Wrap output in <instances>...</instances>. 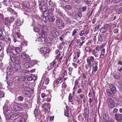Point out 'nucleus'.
Returning <instances> with one entry per match:
<instances>
[{
    "instance_id": "obj_46",
    "label": "nucleus",
    "mask_w": 122,
    "mask_h": 122,
    "mask_svg": "<svg viewBox=\"0 0 122 122\" xmlns=\"http://www.w3.org/2000/svg\"><path fill=\"white\" fill-rule=\"evenodd\" d=\"M77 30H78L77 29H75L74 30L72 34V36H74L77 33Z\"/></svg>"
},
{
    "instance_id": "obj_5",
    "label": "nucleus",
    "mask_w": 122,
    "mask_h": 122,
    "mask_svg": "<svg viewBox=\"0 0 122 122\" xmlns=\"http://www.w3.org/2000/svg\"><path fill=\"white\" fill-rule=\"evenodd\" d=\"M41 28L42 29L41 33L42 37L44 38L47 35L48 33V28L46 27L42 26Z\"/></svg>"
},
{
    "instance_id": "obj_8",
    "label": "nucleus",
    "mask_w": 122,
    "mask_h": 122,
    "mask_svg": "<svg viewBox=\"0 0 122 122\" xmlns=\"http://www.w3.org/2000/svg\"><path fill=\"white\" fill-rule=\"evenodd\" d=\"M14 20V18L13 17H11L10 18H6L5 19V25L8 27L10 26L11 24L13 22Z\"/></svg>"
},
{
    "instance_id": "obj_1",
    "label": "nucleus",
    "mask_w": 122,
    "mask_h": 122,
    "mask_svg": "<svg viewBox=\"0 0 122 122\" xmlns=\"http://www.w3.org/2000/svg\"><path fill=\"white\" fill-rule=\"evenodd\" d=\"M3 109L4 114L7 112L5 117L6 119L7 120H13L17 119L20 117L19 115L15 114H13L11 111L9 110L8 107L6 106V104L3 107Z\"/></svg>"
},
{
    "instance_id": "obj_26",
    "label": "nucleus",
    "mask_w": 122,
    "mask_h": 122,
    "mask_svg": "<svg viewBox=\"0 0 122 122\" xmlns=\"http://www.w3.org/2000/svg\"><path fill=\"white\" fill-rule=\"evenodd\" d=\"M105 49L104 48H103L101 50V54L100 55V57L102 59H103L104 57L105 53Z\"/></svg>"
},
{
    "instance_id": "obj_32",
    "label": "nucleus",
    "mask_w": 122,
    "mask_h": 122,
    "mask_svg": "<svg viewBox=\"0 0 122 122\" xmlns=\"http://www.w3.org/2000/svg\"><path fill=\"white\" fill-rule=\"evenodd\" d=\"M49 5L51 6L52 7H53L54 8H53V10H55V9L54 8H56V7L55 4L52 3L51 0L49 1Z\"/></svg>"
},
{
    "instance_id": "obj_41",
    "label": "nucleus",
    "mask_w": 122,
    "mask_h": 122,
    "mask_svg": "<svg viewBox=\"0 0 122 122\" xmlns=\"http://www.w3.org/2000/svg\"><path fill=\"white\" fill-rule=\"evenodd\" d=\"M24 98L23 97L21 96H20L18 97L17 100L20 101H22L23 100Z\"/></svg>"
},
{
    "instance_id": "obj_9",
    "label": "nucleus",
    "mask_w": 122,
    "mask_h": 122,
    "mask_svg": "<svg viewBox=\"0 0 122 122\" xmlns=\"http://www.w3.org/2000/svg\"><path fill=\"white\" fill-rule=\"evenodd\" d=\"M107 102L108 103L109 107L111 108H113L115 106V103L112 99L108 98L107 100Z\"/></svg>"
},
{
    "instance_id": "obj_55",
    "label": "nucleus",
    "mask_w": 122,
    "mask_h": 122,
    "mask_svg": "<svg viewBox=\"0 0 122 122\" xmlns=\"http://www.w3.org/2000/svg\"><path fill=\"white\" fill-rule=\"evenodd\" d=\"M34 31L36 32H38L39 30V29L38 27H35L34 28Z\"/></svg>"
},
{
    "instance_id": "obj_10",
    "label": "nucleus",
    "mask_w": 122,
    "mask_h": 122,
    "mask_svg": "<svg viewBox=\"0 0 122 122\" xmlns=\"http://www.w3.org/2000/svg\"><path fill=\"white\" fill-rule=\"evenodd\" d=\"M23 38L20 35V34L18 32H17L15 36V38H14V42H15L16 41H21L22 39Z\"/></svg>"
},
{
    "instance_id": "obj_6",
    "label": "nucleus",
    "mask_w": 122,
    "mask_h": 122,
    "mask_svg": "<svg viewBox=\"0 0 122 122\" xmlns=\"http://www.w3.org/2000/svg\"><path fill=\"white\" fill-rule=\"evenodd\" d=\"M55 24L56 26L60 29L63 28L65 26L64 23L60 19H56Z\"/></svg>"
},
{
    "instance_id": "obj_49",
    "label": "nucleus",
    "mask_w": 122,
    "mask_h": 122,
    "mask_svg": "<svg viewBox=\"0 0 122 122\" xmlns=\"http://www.w3.org/2000/svg\"><path fill=\"white\" fill-rule=\"evenodd\" d=\"M117 70L119 71V73H120L121 74H122V68L121 67H118Z\"/></svg>"
},
{
    "instance_id": "obj_20",
    "label": "nucleus",
    "mask_w": 122,
    "mask_h": 122,
    "mask_svg": "<svg viewBox=\"0 0 122 122\" xmlns=\"http://www.w3.org/2000/svg\"><path fill=\"white\" fill-rule=\"evenodd\" d=\"M23 23V21L20 18L18 19L15 21V24L17 26H20Z\"/></svg>"
},
{
    "instance_id": "obj_13",
    "label": "nucleus",
    "mask_w": 122,
    "mask_h": 122,
    "mask_svg": "<svg viewBox=\"0 0 122 122\" xmlns=\"http://www.w3.org/2000/svg\"><path fill=\"white\" fill-rule=\"evenodd\" d=\"M21 56L24 59H25V60L26 62L30 61V57L28 55L26 54L25 52H23L21 54Z\"/></svg>"
},
{
    "instance_id": "obj_42",
    "label": "nucleus",
    "mask_w": 122,
    "mask_h": 122,
    "mask_svg": "<svg viewBox=\"0 0 122 122\" xmlns=\"http://www.w3.org/2000/svg\"><path fill=\"white\" fill-rule=\"evenodd\" d=\"M36 41H38L41 43L43 41L41 37L39 36L37 37V38Z\"/></svg>"
},
{
    "instance_id": "obj_18",
    "label": "nucleus",
    "mask_w": 122,
    "mask_h": 122,
    "mask_svg": "<svg viewBox=\"0 0 122 122\" xmlns=\"http://www.w3.org/2000/svg\"><path fill=\"white\" fill-rule=\"evenodd\" d=\"M3 29L0 27V40L4 41L5 39V36L3 35Z\"/></svg>"
},
{
    "instance_id": "obj_62",
    "label": "nucleus",
    "mask_w": 122,
    "mask_h": 122,
    "mask_svg": "<svg viewBox=\"0 0 122 122\" xmlns=\"http://www.w3.org/2000/svg\"><path fill=\"white\" fill-rule=\"evenodd\" d=\"M99 28V26L98 25H97L96 27H95L94 29V31H97Z\"/></svg>"
},
{
    "instance_id": "obj_2",
    "label": "nucleus",
    "mask_w": 122,
    "mask_h": 122,
    "mask_svg": "<svg viewBox=\"0 0 122 122\" xmlns=\"http://www.w3.org/2000/svg\"><path fill=\"white\" fill-rule=\"evenodd\" d=\"M6 51L8 55H16L20 53L21 49L20 47H16L14 49L11 45V47H7Z\"/></svg>"
},
{
    "instance_id": "obj_43",
    "label": "nucleus",
    "mask_w": 122,
    "mask_h": 122,
    "mask_svg": "<svg viewBox=\"0 0 122 122\" xmlns=\"http://www.w3.org/2000/svg\"><path fill=\"white\" fill-rule=\"evenodd\" d=\"M78 84V81L76 79V80L75 82V84H74V87L73 88V89L74 90V89H75L76 88V86H77Z\"/></svg>"
},
{
    "instance_id": "obj_16",
    "label": "nucleus",
    "mask_w": 122,
    "mask_h": 122,
    "mask_svg": "<svg viewBox=\"0 0 122 122\" xmlns=\"http://www.w3.org/2000/svg\"><path fill=\"white\" fill-rule=\"evenodd\" d=\"M36 76L34 75H31L29 76H27L26 78L29 81H31L33 80H36Z\"/></svg>"
},
{
    "instance_id": "obj_30",
    "label": "nucleus",
    "mask_w": 122,
    "mask_h": 122,
    "mask_svg": "<svg viewBox=\"0 0 122 122\" xmlns=\"http://www.w3.org/2000/svg\"><path fill=\"white\" fill-rule=\"evenodd\" d=\"M8 11L10 12V14H16V13L15 11L14 10L11 8H7Z\"/></svg>"
},
{
    "instance_id": "obj_28",
    "label": "nucleus",
    "mask_w": 122,
    "mask_h": 122,
    "mask_svg": "<svg viewBox=\"0 0 122 122\" xmlns=\"http://www.w3.org/2000/svg\"><path fill=\"white\" fill-rule=\"evenodd\" d=\"M101 49L100 47L99 46H97L96 47L92 50V53L93 54L95 53H97Z\"/></svg>"
},
{
    "instance_id": "obj_7",
    "label": "nucleus",
    "mask_w": 122,
    "mask_h": 122,
    "mask_svg": "<svg viewBox=\"0 0 122 122\" xmlns=\"http://www.w3.org/2000/svg\"><path fill=\"white\" fill-rule=\"evenodd\" d=\"M57 33V31L55 30H53L51 31L49 34V38L51 41L54 42L55 41L56 38L55 36L56 35Z\"/></svg>"
},
{
    "instance_id": "obj_37",
    "label": "nucleus",
    "mask_w": 122,
    "mask_h": 122,
    "mask_svg": "<svg viewBox=\"0 0 122 122\" xmlns=\"http://www.w3.org/2000/svg\"><path fill=\"white\" fill-rule=\"evenodd\" d=\"M19 105L21 106H23L25 107H29V105L27 103H20Z\"/></svg>"
},
{
    "instance_id": "obj_34",
    "label": "nucleus",
    "mask_w": 122,
    "mask_h": 122,
    "mask_svg": "<svg viewBox=\"0 0 122 122\" xmlns=\"http://www.w3.org/2000/svg\"><path fill=\"white\" fill-rule=\"evenodd\" d=\"M60 79H58L56 81V82L58 84L59 83H60L62 82L63 81L62 79L64 78V77H62V76L61 75H60Z\"/></svg>"
},
{
    "instance_id": "obj_24",
    "label": "nucleus",
    "mask_w": 122,
    "mask_h": 122,
    "mask_svg": "<svg viewBox=\"0 0 122 122\" xmlns=\"http://www.w3.org/2000/svg\"><path fill=\"white\" fill-rule=\"evenodd\" d=\"M97 65V62H96L94 63V66H93V69L92 71V74L93 73L94 71L95 73L97 70L98 69Z\"/></svg>"
},
{
    "instance_id": "obj_61",
    "label": "nucleus",
    "mask_w": 122,
    "mask_h": 122,
    "mask_svg": "<svg viewBox=\"0 0 122 122\" xmlns=\"http://www.w3.org/2000/svg\"><path fill=\"white\" fill-rule=\"evenodd\" d=\"M89 59L92 62H93L94 61V58L93 56H91Z\"/></svg>"
},
{
    "instance_id": "obj_15",
    "label": "nucleus",
    "mask_w": 122,
    "mask_h": 122,
    "mask_svg": "<svg viewBox=\"0 0 122 122\" xmlns=\"http://www.w3.org/2000/svg\"><path fill=\"white\" fill-rule=\"evenodd\" d=\"M103 119L105 122H114V121L112 120L111 122L109 120V118L108 115L106 114H104L103 115Z\"/></svg>"
},
{
    "instance_id": "obj_60",
    "label": "nucleus",
    "mask_w": 122,
    "mask_h": 122,
    "mask_svg": "<svg viewBox=\"0 0 122 122\" xmlns=\"http://www.w3.org/2000/svg\"><path fill=\"white\" fill-rule=\"evenodd\" d=\"M73 69L72 67H69L68 70L69 71H73Z\"/></svg>"
},
{
    "instance_id": "obj_29",
    "label": "nucleus",
    "mask_w": 122,
    "mask_h": 122,
    "mask_svg": "<svg viewBox=\"0 0 122 122\" xmlns=\"http://www.w3.org/2000/svg\"><path fill=\"white\" fill-rule=\"evenodd\" d=\"M31 64L30 63L26 62L24 64V66L25 67L30 68L33 66V65H31Z\"/></svg>"
},
{
    "instance_id": "obj_11",
    "label": "nucleus",
    "mask_w": 122,
    "mask_h": 122,
    "mask_svg": "<svg viewBox=\"0 0 122 122\" xmlns=\"http://www.w3.org/2000/svg\"><path fill=\"white\" fill-rule=\"evenodd\" d=\"M40 51L43 54L45 55L49 53V48L47 47H42L40 48Z\"/></svg>"
},
{
    "instance_id": "obj_22",
    "label": "nucleus",
    "mask_w": 122,
    "mask_h": 122,
    "mask_svg": "<svg viewBox=\"0 0 122 122\" xmlns=\"http://www.w3.org/2000/svg\"><path fill=\"white\" fill-rule=\"evenodd\" d=\"M109 86L110 89L112 92L113 94L115 93L116 91V87L113 84H111L109 85Z\"/></svg>"
},
{
    "instance_id": "obj_19",
    "label": "nucleus",
    "mask_w": 122,
    "mask_h": 122,
    "mask_svg": "<svg viewBox=\"0 0 122 122\" xmlns=\"http://www.w3.org/2000/svg\"><path fill=\"white\" fill-rule=\"evenodd\" d=\"M122 75L118 72H115L113 74V76L117 79H118L121 77Z\"/></svg>"
},
{
    "instance_id": "obj_50",
    "label": "nucleus",
    "mask_w": 122,
    "mask_h": 122,
    "mask_svg": "<svg viewBox=\"0 0 122 122\" xmlns=\"http://www.w3.org/2000/svg\"><path fill=\"white\" fill-rule=\"evenodd\" d=\"M84 34H85L83 30L81 31L79 33V35L81 36H82Z\"/></svg>"
},
{
    "instance_id": "obj_36",
    "label": "nucleus",
    "mask_w": 122,
    "mask_h": 122,
    "mask_svg": "<svg viewBox=\"0 0 122 122\" xmlns=\"http://www.w3.org/2000/svg\"><path fill=\"white\" fill-rule=\"evenodd\" d=\"M64 9L66 10H71V6L69 5H66L65 6Z\"/></svg>"
},
{
    "instance_id": "obj_23",
    "label": "nucleus",
    "mask_w": 122,
    "mask_h": 122,
    "mask_svg": "<svg viewBox=\"0 0 122 122\" xmlns=\"http://www.w3.org/2000/svg\"><path fill=\"white\" fill-rule=\"evenodd\" d=\"M39 8L43 12H46L47 9V7L44 5H42L41 7H39Z\"/></svg>"
},
{
    "instance_id": "obj_33",
    "label": "nucleus",
    "mask_w": 122,
    "mask_h": 122,
    "mask_svg": "<svg viewBox=\"0 0 122 122\" xmlns=\"http://www.w3.org/2000/svg\"><path fill=\"white\" fill-rule=\"evenodd\" d=\"M76 2H77L79 0H74ZM85 2L87 4H90L92 3V0H84Z\"/></svg>"
},
{
    "instance_id": "obj_53",
    "label": "nucleus",
    "mask_w": 122,
    "mask_h": 122,
    "mask_svg": "<svg viewBox=\"0 0 122 122\" xmlns=\"http://www.w3.org/2000/svg\"><path fill=\"white\" fill-rule=\"evenodd\" d=\"M19 120L21 122H25V119L24 118L21 117L19 119Z\"/></svg>"
},
{
    "instance_id": "obj_39",
    "label": "nucleus",
    "mask_w": 122,
    "mask_h": 122,
    "mask_svg": "<svg viewBox=\"0 0 122 122\" xmlns=\"http://www.w3.org/2000/svg\"><path fill=\"white\" fill-rule=\"evenodd\" d=\"M84 113L85 114L87 115L89 113V110L88 109L86 108H85L84 110Z\"/></svg>"
},
{
    "instance_id": "obj_45",
    "label": "nucleus",
    "mask_w": 122,
    "mask_h": 122,
    "mask_svg": "<svg viewBox=\"0 0 122 122\" xmlns=\"http://www.w3.org/2000/svg\"><path fill=\"white\" fill-rule=\"evenodd\" d=\"M73 96L72 95V94L71 93H70L69 94V95L68 97V101H69L71 102L70 100H71Z\"/></svg>"
},
{
    "instance_id": "obj_44",
    "label": "nucleus",
    "mask_w": 122,
    "mask_h": 122,
    "mask_svg": "<svg viewBox=\"0 0 122 122\" xmlns=\"http://www.w3.org/2000/svg\"><path fill=\"white\" fill-rule=\"evenodd\" d=\"M56 60L55 59L54 60L53 62H52L51 64V68L53 67L55 65L56 61Z\"/></svg>"
},
{
    "instance_id": "obj_40",
    "label": "nucleus",
    "mask_w": 122,
    "mask_h": 122,
    "mask_svg": "<svg viewBox=\"0 0 122 122\" xmlns=\"http://www.w3.org/2000/svg\"><path fill=\"white\" fill-rule=\"evenodd\" d=\"M107 94L109 95H110L112 94H113L112 92L110 89H107L106 90Z\"/></svg>"
},
{
    "instance_id": "obj_59",
    "label": "nucleus",
    "mask_w": 122,
    "mask_h": 122,
    "mask_svg": "<svg viewBox=\"0 0 122 122\" xmlns=\"http://www.w3.org/2000/svg\"><path fill=\"white\" fill-rule=\"evenodd\" d=\"M49 81V78H47L45 81V83L46 84H48Z\"/></svg>"
},
{
    "instance_id": "obj_56",
    "label": "nucleus",
    "mask_w": 122,
    "mask_h": 122,
    "mask_svg": "<svg viewBox=\"0 0 122 122\" xmlns=\"http://www.w3.org/2000/svg\"><path fill=\"white\" fill-rule=\"evenodd\" d=\"M86 61L87 64H92V61H90V60L89 59L87 58L86 59Z\"/></svg>"
},
{
    "instance_id": "obj_12",
    "label": "nucleus",
    "mask_w": 122,
    "mask_h": 122,
    "mask_svg": "<svg viewBox=\"0 0 122 122\" xmlns=\"http://www.w3.org/2000/svg\"><path fill=\"white\" fill-rule=\"evenodd\" d=\"M115 117L116 121L118 122L122 121V114H120L119 113H116L115 114Z\"/></svg>"
},
{
    "instance_id": "obj_58",
    "label": "nucleus",
    "mask_w": 122,
    "mask_h": 122,
    "mask_svg": "<svg viewBox=\"0 0 122 122\" xmlns=\"http://www.w3.org/2000/svg\"><path fill=\"white\" fill-rule=\"evenodd\" d=\"M122 11V8L121 7L119 8L118 10V14H120Z\"/></svg>"
},
{
    "instance_id": "obj_51",
    "label": "nucleus",
    "mask_w": 122,
    "mask_h": 122,
    "mask_svg": "<svg viewBox=\"0 0 122 122\" xmlns=\"http://www.w3.org/2000/svg\"><path fill=\"white\" fill-rule=\"evenodd\" d=\"M98 39L99 41H103V39L102 37V36H98Z\"/></svg>"
},
{
    "instance_id": "obj_17",
    "label": "nucleus",
    "mask_w": 122,
    "mask_h": 122,
    "mask_svg": "<svg viewBox=\"0 0 122 122\" xmlns=\"http://www.w3.org/2000/svg\"><path fill=\"white\" fill-rule=\"evenodd\" d=\"M14 109L16 111H20L22 110V107L20 106L15 105L13 106Z\"/></svg>"
},
{
    "instance_id": "obj_35",
    "label": "nucleus",
    "mask_w": 122,
    "mask_h": 122,
    "mask_svg": "<svg viewBox=\"0 0 122 122\" xmlns=\"http://www.w3.org/2000/svg\"><path fill=\"white\" fill-rule=\"evenodd\" d=\"M48 107L50 108L49 105V104L47 105L46 103L44 104L42 106L43 108L45 109L46 111L47 110Z\"/></svg>"
},
{
    "instance_id": "obj_25",
    "label": "nucleus",
    "mask_w": 122,
    "mask_h": 122,
    "mask_svg": "<svg viewBox=\"0 0 122 122\" xmlns=\"http://www.w3.org/2000/svg\"><path fill=\"white\" fill-rule=\"evenodd\" d=\"M26 78L24 76H19L18 77L17 81L20 82L22 81H25L26 80Z\"/></svg>"
},
{
    "instance_id": "obj_27",
    "label": "nucleus",
    "mask_w": 122,
    "mask_h": 122,
    "mask_svg": "<svg viewBox=\"0 0 122 122\" xmlns=\"http://www.w3.org/2000/svg\"><path fill=\"white\" fill-rule=\"evenodd\" d=\"M92 67V64H86L85 65V68L86 70L87 71L88 69L89 68V70H88L89 72H90L91 70Z\"/></svg>"
},
{
    "instance_id": "obj_52",
    "label": "nucleus",
    "mask_w": 122,
    "mask_h": 122,
    "mask_svg": "<svg viewBox=\"0 0 122 122\" xmlns=\"http://www.w3.org/2000/svg\"><path fill=\"white\" fill-rule=\"evenodd\" d=\"M63 71V73H61L60 75L62 76V78H63V77H64L65 76V73L66 72V70H64Z\"/></svg>"
},
{
    "instance_id": "obj_3",
    "label": "nucleus",
    "mask_w": 122,
    "mask_h": 122,
    "mask_svg": "<svg viewBox=\"0 0 122 122\" xmlns=\"http://www.w3.org/2000/svg\"><path fill=\"white\" fill-rule=\"evenodd\" d=\"M20 68V66L18 64H16L13 66L9 65L7 68L6 71L8 75H11L14 72L19 70Z\"/></svg>"
},
{
    "instance_id": "obj_64",
    "label": "nucleus",
    "mask_w": 122,
    "mask_h": 122,
    "mask_svg": "<svg viewBox=\"0 0 122 122\" xmlns=\"http://www.w3.org/2000/svg\"><path fill=\"white\" fill-rule=\"evenodd\" d=\"M86 9V6H83L82 8V10L83 11H85Z\"/></svg>"
},
{
    "instance_id": "obj_54",
    "label": "nucleus",
    "mask_w": 122,
    "mask_h": 122,
    "mask_svg": "<svg viewBox=\"0 0 122 122\" xmlns=\"http://www.w3.org/2000/svg\"><path fill=\"white\" fill-rule=\"evenodd\" d=\"M4 96V93L3 91L0 90V97H3Z\"/></svg>"
},
{
    "instance_id": "obj_31",
    "label": "nucleus",
    "mask_w": 122,
    "mask_h": 122,
    "mask_svg": "<svg viewBox=\"0 0 122 122\" xmlns=\"http://www.w3.org/2000/svg\"><path fill=\"white\" fill-rule=\"evenodd\" d=\"M34 113L36 118H37L39 115L40 113L39 112L38 110L37 109H35L34 112Z\"/></svg>"
},
{
    "instance_id": "obj_47",
    "label": "nucleus",
    "mask_w": 122,
    "mask_h": 122,
    "mask_svg": "<svg viewBox=\"0 0 122 122\" xmlns=\"http://www.w3.org/2000/svg\"><path fill=\"white\" fill-rule=\"evenodd\" d=\"M22 42H21V44L22 45H25L26 46L27 45V44L26 42L25 41H24V40L23 39V38L22 39Z\"/></svg>"
},
{
    "instance_id": "obj_4",
    "label": "nucleus",
    "mask_w": 122,
    "mask_h": 122,
    "mask_svg": "<svg viewBox=\"0 0 122 122\" xmlns=\"http://www.w3.org/2000/svg\"><path fill=\"white\" fill-rule=\"evenodd\" d=\"M29 89L27 86L24 87V90L22 92L24 96L25 97H30L31 96L32 92L29 91Z\"/></svg>"
},
{
    "instance_id": "obj_48",
    "label": "nucleus",
    "mask_w": 122,
    "mask_h": 122,
    "mask_svg": "<svg viewBox=\"0 0 122 122\" xmlns=\"http://www.w3.org/2000/svg\"><path fill=\"white\" fill-rule=\"evenodd\" d=\"M104 28L106 29H110V28L109 27V25L108 24H105L104 26Z\"/></svg>"
},
{
    "instance_id": "obj_14",
    "label": "nucleus",
    "mask_w": 122,
    "mask_h": 122,
    "mask_svg": "<svg viewBox=\"0 0 122 122\" xmlns=\"http://www.w3.org/2000/svg\"><path fill=\"white\" fill-rule=\"evenodd\" d=\"M49 20L52 22H54L55 20V18L53 14L52 13L49 14L47 15Z\"/></svg>"
},
{
    "instance_id": "obj_63",
    "label": "nucleus",
    "mask_w": 122,
    "mask_h": 122,
    "mask_svg": "<svg viewBox=\"0 0 122 122\" xmlns=\"http://www.w3.org/2000/svg\"><path fill=\"white\" fill-rule=\"evenodd\" d=\"M113 0H107V2L108 4L112 3Z\"/></svg>"
},
{
    "instance_id": "obj_21",
    "label": "nucleus",
    "mask_w": 122,
    "mask_h": 122,
    "mask_svg": "<svg viewBox=\"0 0 122 122\" xmlns=\"http://www.w3.org/2000/svg\"><path fill=\"white\" fill-rule=\"evenodd\" d=\"M9 55L10 56V59L13 62H14L16 61L17 58V56L14 55Z\"/></svg>"
},
{
    "instance_id": "obj_57",
    "label": "nucleus",
    "mask_w": 122,
    "mask_h": 122,
    "mask_svg": "<svg viewBox=\"0 0 122 122\" xmlns=\"http://www.w3.org/2000/svg\"><path fill=\"white\" fill-rule=\"evenodd\" d=\"M66 21L68 23H70L71 22V20L70 19L68 18H66Z\"/></svg>"
},
{
    "instance_id": "obj_38",
    "label": "nucleus",
    "mask_w": 122,
    "mask_h": 122,
    "mask_svg": "<svg viewBox=\"0 0 122 122\" xmlns=\"http://www.w3.org/2000/svg\"><path fill=\"white\" fill-rule=\"evenodd\" d=\"M6 41L7 42L9 43L8 47H11V46H10V43L11 42V39L9 37H8L6 40Z\"/></svg>"
}]
</instances>
